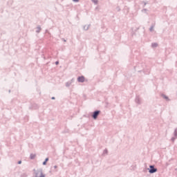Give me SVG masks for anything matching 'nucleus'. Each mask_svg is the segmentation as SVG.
Instances as JSON below:
<instances>
[{"label": "nucleus", "instance_id": "f03ea898", "mask_svg": "<svg viewBox=\"0 0 177 177\" xmlns=\"http://www.w3.org/2000/svg\"><path fill=\"white\" fill-rule=\"evenodd\" d=\"M149 168V174H156V172H157V168L154 167V165H150Z\"/></svg>", "mask_w": 177, "mask_h": 177}, {"label": "nucleus", "instance_id": "412c9836", "mask_svg": "<svg viewBox=\"0 0 177 177\" xmlns=\"http://www.w3.org/2000/svg\"><path fill=\"white\" fill-rule=\"evenodd\" d=\"M18 164H21V161L19 160V161L18 162Z\"/></svg>", "mask_w": 177, "mask_h": 177}, {"label": "nucleus", "instance_id": "f257e3e1", "mask_svg": "<svg viewBox=\"0 0 177 177\" xmlns=\"http://www.w3.org/2000/svg\"><path fill=\"white\" fill-rule=\"evenodd\" d=\"M35 177H45V175L42 172V169H34Z\"/></svg>", "mask_w": 177, "mask_h": 177}, {"label": "nucleus", "instance_id": "4468645a", "mask_svg": "<svg viewBox=\"0 0 177 177\" xmlns=\"http://www.w3.org/2000/svg\"><path fill=\"white\" fill-rule=\"evenodd\" d=\"M70 85H71V82H68L66 83V86L68 87V86H70Z\"/></svg>", "mask_w": 177, "mask_h": 177}, {"label": "nucleus", "instance_id": "0eeeda50", "mask_svg": "<svg viewBox=\"0 0 177 177\" xmlns=\"http://www.w3.org/2000/svg\"><path fill=\"white\" fill-rule=\"evenodd\" d=\"M162 97H163V99H165V100H167L168 102H169V98L168 97V96L165 95V94H161Z\"/></svg>", "mask_w": 177, "mask_h": 177}, {"label": "nucleus", "instance_id": "a211bd4d", "mask_svg": "<svg viewBox=\"0 0 177 177\" xmlns=\"http://www.w3.org/2000/svg\"><path fill=\"white\" fill-rule=\"evenodd\" d=\"M55 64L57 66V64H59V61L55 62Z\"/></svg>", "mask_w": 177, "mask_h": 177}, {"label": "nucleus", "instance_id": "9d476101", "mask_svg": "<svg viewBox=\"0 0 177 177\" xmlns=\"http://www.w3.org/2000/svg\"><path fill=\"white\" fill-rule=\"evenodd\" d=\"M41 30H42V28H41V26H38L37 28L36 32H37V34H39V32H41Z\"/></svg>", "mask_w": 177, "mask_h": 177}, {"label": "nucleus", "instance_id": "1a4fd4ad", "mask_svg": "<svg viewBox=\"0 0 177 177\" xmlns=\"http://www.w3.org/2000/svg\"><path fill=\"white\" fill-rule=\"evenodd\" d=\"M90 26H91V25H85L84 26V30H85L86 31H88V30H89Z\"/></svg>", "mask_w": 177, "mask_h": 177}, {"label": "nucleus", "instance_id": "5701e85b", "mask_svg": "<svg viewBox=\"0 0 177 177\" xmlns=\"http://www.w3.org/2000/svg\"><path fill=\"white\" fill-rule=\"evenodd\" d=\"M63 39V41H64V42H66V39Z\"/></svg>", "mask_w": 177, "mask_h": 177}, {"label": "nucleus", "instance_id": "f3484780", "mask_svg": "<svg viewBox=\"0 0 177 177\" xmlns=\"http://www.w3.org/2000/svg\"><path fill=\"white\" fill-rule=\"evenodd\" d=\"M73 2H80V0H73Z\"/></svg>", "mask_w": 177, "mask_h": 177}, {"label": "nucleus", "instance_id": "7ed1b4c3", "mask_svg": "<svg viewBox=\"0 0 177 177\" xmlns=\"http://www.w3.org/2000/svg\"><path fill=\"white\" fill-rule=\"evenodd\" d=\"M99 114H100V111H94L92 115V118H93V120H97Z\"/></svg>", "mask_w": 177, "mask_h": 177}, {"label": "nucleus", "instance_id": "ddd939ff", "mask_svg": "<svg viewBox=\"0 0 177 177\" xmlns=\"http://www.w3.org/2000/svg\"><path fill=\"white\" fill-rule=\"evenodd\" d=\"M91 2H93V3H95V5H97L98 3V1L97 0H91Z\"/></svg>", "mask_w": 177, "mask_h": 177}, {"label": "nucleus", "instance_id": "f8f14e48", "mask_svg": "<svg viewBox=\"0 0 177 177\" xmlns=\"http://www.w3.org/2000/svg\"><path fill=\"white\" fill-rule=\"evenodd\" d=\"M30 160H34L35 158V154L31 153L30 156Z\"/></svg>", "mask_w": 177, "mask_h": 177}, {"label": "nucleus", "instance_id": "2eb2a0df", "mask_svg": "<svg viewBox=\"0 0 177 177\" xmlns=\"http://www.w3.org/2000/svg\"><path fill=\"white\" fill-rule=\"evenodd\" d=\"M109 153V151L106 149L104 150V154H107Z\"/></svg>", "mask_w": 177, "mask_h": 177}, {"label": "nucleus", "instance_id": "39448f33", "mask_svg": "<svg viewBox=\"0 0 177 177\" xmlns=\"http://www.w3.org/2000/svg\"><path fill=\"white\" fill-rule=\"evenodd\" d=\"M77 81L79 82H85V77L84 76H80L77 77Z\"/></svg>", "mask_w": 177, "mask_h": 177}, {"label": "nucleus", "instance_id": "dca6fc26", "mask_svg": "<svg viewBox=\"0 0 177 177\" xmlns=\"http://www.w3.org/2000/svg\"><path fill=\"white\" fill-rule=\"evenodd\" d=\"M45 161H46V162H48V161H49V158H46Z\"/></svg>", "mask_w": 177, "mask_h": 177}, {"label": "nucleus", "instance_id": "20e7f679", "mask_svg": "<svg viewBox=\"0 0 177 177\" xmlns=\"http://www.w3.org/2000/svg\"><path fill=\"white\" fill-rule=\"evenodd\" d=\"M174 136L171 138V142H174L175 140L177 139V128L175 129L174 132Z\"/></svg>", "mask_w": 177, "mask_h": 177}, {"label": "nucleus", "instance_id": "9b49d317", "mask_svg": "<svg viewBox=\"0 0 177 177\" xmlns=\"http://www.w3.org/2000/svg\"><path fill=\"white\" fill-rule=\"evenodd\" d=\"M151 46L152 48H157L158 46V44L157 43H152Z\"/></svg>", "mask_w": 177, "mask_h": 177}, {"label": "nucleus", "instance_id": "4be33fe9", "mask_svg": "<svg viewBox=\"0 0 177 177\" xmlns=\"http://www.w3.org/2000/svg\"><path fill=\"white\" fill-rule=\"evenodd\" d=\"M51 99H52L53 100H55V97H53Z\"/></svg>", "mask_w": 177, "mask_h": 177}, {"label": "nucleus", "instance_id": "423d86ee", "mask_svg": "<svg viewBox=\"0 0 177 177\" xmlns=\"http://www.w3.org/2000/svg\"><path fill=\"white\" fill-rule=\"evenodd\" d=\"M136 103H137L138 104H140V103H142V100L139 96L136 97Z\"/></svg>", "mask_w": 177, "mask_h": 177}, {"label": "nucleus", "instance_id": "6e6552de", "mask_svg": "<svg viewBox=\"0 0 177 177\" xmlns=\"http://www.w3.org/2000/svg\"><path fill=\"white\" fill-rule=\"evenodd\" d=\"M155 26H156L155 24L151 26V27H150V28H149V31H150L151 32H153V31H154V27H155Z\"/></svg>", "mask_w": 177, "mask_h": 177}, {"label": "nucleus", "instance_id": "6ab92c4d", "mask_svg": "<svg viewBox=\"0 0 177 177\" xmlns=\"http://www.w3.org/2000/svg\"><path fill=\"white\" fill-rule=\"evenodd\" d=\"M46 164V161H44V162H43V165H45Z\"/></svg>", "mask_w": 177, "mask_h": 177}, {"label": "nucleus", "instance_id": "aec40b11", "mask_svg": "<svg viewBox=\"0 0 177 177\" xmlns=\"http://www.w3.org/2000/svg\"><path fill=\"white\" fill-rule=\"evenodd\" d=\"M54 168H55V169H57V165L54 166Z\"/></svg>", "mask_w": 177, "mask_h": 177}]
</instances>
